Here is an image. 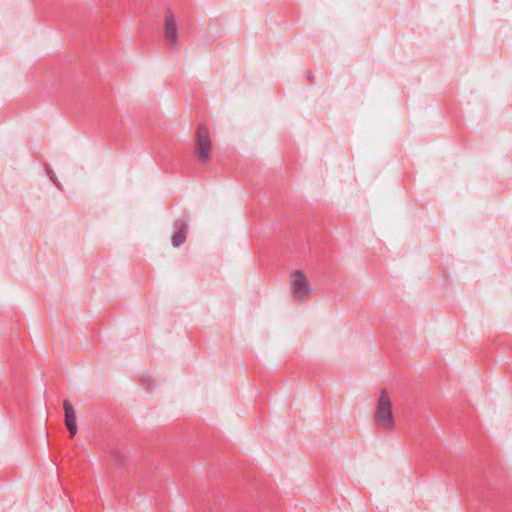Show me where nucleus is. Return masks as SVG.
I'll use <instances>...</instances> for the list:
<instances>
[{
    "label": "nucleus",
    "mask_w": 512,
    "mask_h": 512,
    "mask_svg": "<svg viewBox=\"0 0 512 512\" xmlns=\"http://www.w3.org/2000/svg\"><path fill=\"white\" fill-rule=\"evenodd\" d=\"M290 292L299 301L306 302L312 295V288L306 274L296 270L290 275Z\"/></svg>",
    "instance_id": "2"
},
{
    "label": "nucleus",
    "mask_w": 512,
    "mask_h": 512,
    "mask_svg": "<svg viewBox=\"0 0 512 512\" xmlns=\"http://www.w3.org/2000/svg\"><path fill=\"white\" fill-rule=\"evenodd\" d=\"M196 137V155L201 161L207 162L210 159L212 149L208 128L204 125H200L197 129Z\"/></svg>",
    "instance_id": "3"
},
{
    "label": "nucleus",
    "mask_w": 512,
    "mask_h": 512,
    "mask_svg": "<svg viewBox=\"0 0 512 512\" xmlns=\"http://www.w3.org/2000/svg\"><path fill=\"white\" fill-rule=\"evenodd\" d=\"M186 225L177 231L172 237V244L174 247H179L186 240Z\"/></svg>",
    "instance_id": "6"
},
{
    "label": "nucleus",
    "mask_w": 512,
    "mask_h": 512,
    "mask_svg": "<svg viewBox=\"0 0 512 512\" xmlns=\"http://www.w3.org/2000/svg\"><path fill=\"white\" fill-rule=\"evenodd\" d=\"M375 423L384 430H393L395 418L392 401L386 391H382L375 408Z\"/></svg>",
    "instance_id": "1"
},
{
    "label": "nucleus",
    "mask_w": 512,
    "mask_h": 512,
    "mask_svg": "<svg viewBox=\"0 0 512 512\" xmlns=\"http://www.w3.org/2000/svg\"><path fill=\"white\" fill-rule=\"evenodd\" d=\"M63 406L65 410V425L70 432V436L73 437L78 431L76 413L70 402L64 401Z\"/></svg>",
    "instance_id": "5"
},
{
    "label": "nucleus",
    "mask_w": 512,
    "mask_h": 512,
    "mask_svg": "<svg viewBox=\"0 0 512 512\" xmlns=\"http://www.w3.org/2000/svg\"><path fill=\"white\" fill-rule=\"evenodd\" d=\"M165 39L170 46L174 47L178 40V31L175 16L171 11H167L164 16Z\"/></svg>",
    "instance_id": "4"
}]
</instances>
